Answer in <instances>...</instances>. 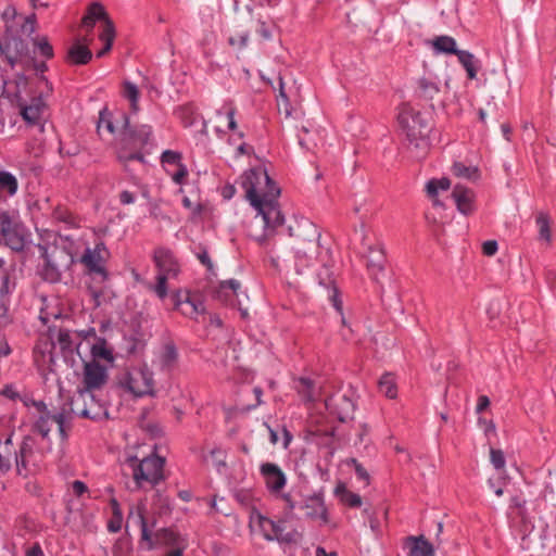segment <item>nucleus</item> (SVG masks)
Instances as JSON below:
<instances>
[{
	"instance_id": "nucleus-1",
	"label": "nucleus",
	"mask_w": 556,
	"mask_h": 556,
	"mask_svg": "<svg viewBox=\"0 0 556 556\" xmlns=\"http://www.w3.org/2000/svg\"><path fill=\"white\" fill-rule=\"evenodd\" d=\"M241 185L252 207L263 219V235L260 241L273 235H279L294 237L312 247L320 243L321 232L311 219L294 215L286 225V218L278 203L280 188L270 178L265 167L247 170L242 176Z\"/></svg>"
},
{
	"instance_id": "nucleus-2",
	"label": "nucleus",
	"mask_w": 556,
	"mask_h": 556,
	"mask_svg": "<svg viewBox=\"0 0 556 556\" xmlns=\"http://www.w3.org/2000/svg\"><path fill=\"white\" fill-rule=\"evenodd\" d=\"M37 28L35 13L20 15L11 24L5 25L0 37V59L14 68L18 60L29 53V40Z\"/></svg>"
},
{
	"instance_id": "nucleus-3",
	"label": "nucleus",
	"mask_w": 556,
	"mask_h": 556,
	"mask_svg": "<svg viewBox=\"0 0 556 556\" xmlns=\"http://www.w3.org/2000/svg\"><path fill=\"white\" fill-rule=\"evenodd\" d=\"M129 520H132L135 525L139 526L141 532V546L146 551L150 552L162 546L174 547L187 541L184 535L172 527L160 528L155 532H152L144 516L143 506H138L136 508L131 507L128 517V521Z\"/></svg>"
},
{
	"instance_id": "nucleus-4",
	"label": "nucleus",
	"mask_w": 556,
	"mask_h": 556,
	"mask_svg": "<svg viewBox=\"0 0 556 556\" xmlns=\"http://www.w3.org/2000/svg\"><path fill=\"white\" fill-rule=\"evenodd\" d=\"M39 263L36 267L37 276L50 285L59 283L62 280L63 270L70 268L74 263V256L66 249L38 245Z\"/></svg>"
},
{
	"instance_id": "nucleus-5",
	"label": "nucleus",
	"mask_w": 556,
	"mask_h": 556,
	"mask_svg": "<svg viewBox=\"0 0 556 556\" xmlns=\"http://www.w3.org/2000/svg\"><path fill=\"white\" fill-rule=\"evenodd\" d=\"M33 242L30 230L15 210L0 208V244L12 251L22 252Z\"/></svg>"
},
{
	"instance_id": "nucleus-6",
	"label": "nucleus",
	"mask_w": 556,
	"mask_h": 556,
	"mask_svg": "<svg viewBox=\"0 0 556 556\" xmlns=\"http://www.w3.org/2000/svg\"><path fill=\"white\" fill-rule=\"evenodd\" d=\"M124 464L131 470L136 490L143 489L146 484L154 488L165 480V458L156 454L148 455L142 459L137 455H127Z\"/></svg>"
},
{
	"instance_id": "nucleus-7",
	"label": "nucleus",
	"mask_w": 556,
	"mask_h": 556,
	"mask_svg": "<svg viewBox=\"0 0 556 556\" xmlns=\"http://www.w3.org/2000/svg\"><path fill=\"white\" fill-rule=\"evenodd\" d=\"M399 122L405 130L409 144L421 150L430 147L429 135L432 126L428 113L408 109L400 113Z\"/></svg>"
},
{
	"instance_id": "nucleus-8",
	"label": "nucleus",
	"mask_w": 556,
	"mask_h": 556,
	"mask_svg": "<svg viewBox=\"0 0 556 556\" xmlns=\"http://www.w3.org/2000/svg\"><path fill=\"white\" fill-rule=\"evenodd\" d=\"M121 131L118 137V151L142 150L152 143V127L147 124L131 126L126 113L119 114Z\"/></svg>"
},
{
	"instance_id": "nucleus-9",
	"label": "nucleus",
	"mask_w": 556,
	"mask_h": 556,
	"mask_svg": "<svg viewBox=\"0 0 556 556\" xmlns=\"http://www.w3.org/2000/svg\"><path fill=\"white\" fill-rule=\"evenodd\" d=\"M47 444L39 446L36 439L31 435H25L18 445L16 452H14V464L18 476L27 477L33 468H37L46 453Z\"/></svg>"
},
{
	"instance_id": "nucleus-10",
	"label": "nucleus",
	"mask_w": 556,
	"mask_h": 556,
	"mask_svg": "<svg viewBox=\"0 0 556 556\" xmlns=\"http://www.w3.org/2000/svg\"><path fill=\"white\" fill-rule=\"evenodd\" d=\"M329 415L336 417L340 422H348L354 419L357 408V395L352 387L338 391L328 396L325 401Z\"/></svg>"
},
{
	"instance_id": "nucleus-11",
	"label": "nucleus",
	"mask_w": 556,
	"mask_h": 556,
	"mask_svg": "<svg viewBox=\"0 0 556 556\" xmlns=\"http://www.w3.org/2000/svg\"><path fill=\"white\" fill-rule=\"evenodd\" d=\"M255 522L265 541L277 542L280 546L296 543L298 531H286L285 520H275L258 513Z\"/></svg>"
},
{
	"instance_id": "nucleus-12",
	"label": "nucleus",
	"mask_w": 556,
	"mask_h": 556,
	"mask_svg": "<svg viewBox=\"0 0 556 556\" xmlns=\"http://www.w3.org/2000/svg\"><path fill=\"white\" fill-rule=\"evenodd\" d=\"M118 386L134 397L152 395L153 374L147 367L134 368L121 376Z\"/></svg>"
},
{
	"instance_id": "nucleus-13",
	"label": "nucleus",
	"mask_w": 556,
	"mask_h": 556,
	"mask_svg": "<svg viewBox=\"0 0 556 556\" xmlns=\"http://www.w3.org/2000/svg\"><path fill=\"white\" fill-rule=\"evenodd\" d=\"M318 285L323 287L327 292V299L331 303L332 307L336 309V312L341 316V323L343 326H348L344 312H343V302L341 299V293L339 289L336 286V281L332 277L331 269L323 265L320 270L316 275Z\"/></svg>"
},
{
	"instance_id": "nucleus-14",
	"label": "nucleus",
	"mask_w": 556,
	"mask_h": 556,
	"mask_svg": "<svg viewBox=\"0 0 556 556\" xmlns=\"http://www.w3.org/2000/svg\"><path fill=\"white\" fill-rule=\"evenodd\" d=\"M260 475L269 494L278 497L288 482L283 470L275 463L264 462L260 465Z\"/></svg>"
},
{
	"instance_id": "nucleus-15",
	"label": "nucleus",
	"mask_w": 556,
	"mask_h": 556,
	"mask_svg": "<svg viewBox=\"0 0 556 556\" xmlns=\"http://www.w3.org/2000/svg\"><path fill=\"white\" fill-rule=\"evenodd\" d=\"M109 378L108 368L96 361L85 363L83 371L84 390L80 394H93L92 391L102 388Z\"/></svg>"
},
{
	"instance_id": "nucleus-16",
	"label": "nucleus",
	"mask_w": 556,
	"mask_h": 556,
	"mask_svg": "<svg viewBox=\"0 0 556 556\" xmlns=\"http://www.w3.org/2000/svg\"><path fill=\"white\" fill-rule=\"evenodd\" d=\"M153 262L157 268V275H165L168 278H177L180 274V265L174 252L165 247L154 250Z\"/></svg>"
},
{
	"instance_id": "nucleus-17",
	"label": "nucleus",
	"mask_w": 556,
	"mask_h": 556,
	"mask_svg": "<svg viewBox=\"0 0 556 556\" xmlns=\"http://www.w3.org/2000/svg\"><path fill=\"white\" fill-rule=\"evenodd\" d=\"M7 265V261L3 257H0V304L5 308V325L9 321V298L16 288L15 267L13 265L8 267Z\"/></svg>"
},
{
	"instance_id": "nucleus-18",
	"label": "nucleus",
	"mask_w": 556,
	"mask_h": 556,
	"mask_svg": "<svg viewBox=\"0 0 556 556\" xmlns=\"http://www.w3.org/2000/svg\"><path fill=\"white\" fill-rule=\"evenodd\" d=\"M47 92H40L37 97L31 98L30 103H21V116L28 126H38L40 131L45 129L42 123V112L46 106L45 98L48 97Z\"/></svg>"
},
{
	"instance_id": "nucleus-19",
	"label": "nucleus",
	"mask_w": 556,
	"mask_h": 556,
	"mask_svg": "<svg viewBox=\"0 0 556 556\" xmlns=\"http://www.w3.org/2000/svg\"><path fill=\"white\" fill-rule=\"evenodd\" d=\"M302 506L301 510H305V516L309 519H320L324 522L328 521V509L325 504L324 489L315 491L311 495L304 496L300 501Z\"/></svg>"
},
{
	"instance_id": "nucleus-20",
	"label": "nucleus",
	"mask_w": 556,
	"mask_h": 556,
	"mask_svg": "<svg viewBox=\"0 0 556 556\" xmlns=\"http://www.w3.org/2000/svg\"><path fill=\"white\" fill-rule=\"evenodd\" d=\"M294 253V270L298 275H302L304 270L313 265V261L324 262L323 244L315 243L314 247L293 248Z\"/></svg>"
},
{
	"instance_id": "nucleus-21",
	"label": "nucleus",
	"mask_w": 556,
	"mask_h": 556,
	"mask_svg": "<svg viewBox=\"0 0 556 556\" xmlns=\"http://www.w3.org/2000/svg\"><path fill=\"white\" fill-rule=\"evenodd\" d=\"M79 262L84 264L90 276H98L102 281L109 279L110 275L105 266L106 261L104 256L91 253L90 247L85 249Z\"/></svg>"
},
{
	"instance_id": "nucleus-22",
	"label": "nucleus",
	"mask_w": 556,
	"mask_h": 556,
	"mask_svg": "<svg viewBox=\"0 0 556 556\" xmlns=\"http://www.w3.org/2000/svg\"><path fill=\"white\" fill-rule=\"evenodd\" d=\"M179 359V352L177 345L173 341L165 342L157 355L156 365L162 372L170 374Z\"/></svg>"
},
{
	"instance_id": "nucleus-23",
	"label": "nucleus",
	"mask_w": 556,
	"mask_h": 556,
	"mask_svg": "<svg viewBox=\"0 0 556 556\" xmlns=\"http://www.w3.org/2000/svg\"><path fill=\"white\" fill-rule=\"evenodd\" d=\"M37 407L42 414L35 421L33 430L42 437V440L47 444V450L51 451V440L49 438V433L51 426L53 425L52 417L54 414L48 410L47 405L42 401L37 403Z\"/></svg>"
},
{
	"instance_id": "nucleus-24",
	"label": "nucleus",
	"mask_w": 556,
	"mask_h": 556,
	"mask_svg": "<svg viewBox=\"0 0 556 556\" xmlns=\"http://www.w3.org/2000/svg\"><path fill=\"white\" fill-rule=\"evenodd\" d=\"M452 198L459 213L469 215L475 210L473 193L468 188L456 185L452 191Z\"/></svg>"
},
{
	"instance_id": "nucleus-25",
	"label": "nucleus",
	"mask_w": 556,
	"mask_h": 556,
	"mask_svg": "<svg viewBox=\"0 0 556 556\" xmlns=\"http://www.w3.org/2000/svg\"><path fill=\"white\" fill-rule=\"evenodd\" d=\"M83 397H89L90 403L86 405L79 413V416L91 419L93 421H101L109 418V408L104 403L96 400L94 394H80Z\"/></svg>"
},
{
	"instance_id": "nucleus-26",
	"label": "nucleus",
	"mask_w": 556,
	"mask_h": 556,
	"mask_svg": "<svg viewBox=\"0 0 556 556\" xmlns=\"http://www.w3.org/2000/svg\"><path fill=\"white\" fill-rule=\"evenodd\" d=\"M386 264V255L382 247L368 248L367 267L370 275L376 281L379 280V275L383 273Z\"/></svg>"
},
{
	"instance_id": "nucleus-27",
	"label": "nucleus",
	"mask_w": 556,
	"mask_h": 556,
	"mask_svg": "<svg viewBox=\"0 0 556 556\" xmlns=\"http://www.w3.org/2000/svg\"><path fill=\"white\" fill-rule=\"evenodd\" d=\"M18 191V180L16 176L7 170H0V200L13 198Z\"/></svg>"
},
{
	"instance_id": "nucleus-28",
	"label": "nucleus",
	"mask_w": 556,
	"mask_h": 556,
	"mask_svg": "<svg viewBox=\"0 0 556 556\" xmlns=\"http://www.w3.org/2000/svg\"><path fill=\"white\" fill-rule=\"evenodd\" d=\"M407 547L408 556H433L434 554L433 545L424 535L408 536Z\"/></svg>"
},
{
	"instance_id": "nucleus-29",
	"label": "nucleus",
	"mask_w": 556,
	"mask_h": 556,
	"mask_svg": "<svg viewBox=\"0 0 556 556\" xmlns=\"http://www.w3.org/2000/svg\"><path fill=\"white\" fill-rule=\"evenodd\" d=\"M98 21H103L105 27L106 22L111 20L109 18L104 7L100 2H92L83 18V25L84 27L91 29Z\"/></svg>"
},
{
	"instance_id": "nucleus-30",
	"label": "nucleus",
	"mask_w": 556,
	"mask_h": 556,
	"mask_svg": "<svg viewBox=\"0 0 556 556\" xmlns=\"http://www.w3.org/2000/svg\"><path fill=\"white\" fill-rule=\"evenodd\" d=\"M434 54H456L458 52L455 38L448 35H441L429 41Z\"/></svg>"
},
{
	"instance_id": "nucleus-31",
	"label": "nucleus",
	"mask_w": 556,
	"mask_h": 556,
	"mask_svg": "<svg viewBox=\"0 0 556 556\" xmlns=\"http://www.w3.org/2000/svg\"><path fill=\"white\" fill-rule=\"evenodd\" d=\"M455 55L457 56L458 62L465 68L467 77L469 79H475L480 68V61L475 56L473 53L468 50L459 49Z\"/></svg>"
},
{
	"instance_id": "nucleus-32",
	"label": "nucleus",
	"mask_w": 556,
	"mask_h": 556,
	"mask_svg": "<svg viewBox=\"0 0 556 556\" xmlns=\"http://www.w3.org/2000/svg\"><path fill=\"white\" fill-rule=\"evenodd\" d=\"M295 390L304 403L316 401L315 381L309 377H299L294 380Z\"/></svg>"
},
{
	"instance_id": "nucleus-33",
	"label": "nucleus",
	"mask_w": 556,
	"mask_h": 556,
	"mask_svg": "<svg viewBox=\"0 0 556 556\" xmlns=\"http://www.w3.org/2000/svg\"><path fill=\"white\" fill-rule=\"evenodd\" d=\"M30 41L33 43L34 59L41 58L45 60H50L54 56L53 47L49 42L47 36H30Z\"/></svg>"
},
{
	"instance_id": "nucleus-34",
	"label": "nucleus",
	"mask_w": 556,
	"mask_h": 556,
	"mask_svg": "<svg viewBox=\"0 0 556 556\" xmlns=\"http://www.w3.org/2000/svg\"><path fill=\"white\" fill-rule=\"evenodd\" d=\"M333 493L341 503L348 505L349 507L358 508L363 504L362 496L357 493L349 491L345 484L342 482H339L336 485Z\"/></svg>"
},
{
	"instance_id": "nucleus-35",
	"label": "nucleus",
	"mask_w": 556,
	"mask_h": 556,
	"mask_svg": "<svg viewBox=\"0 0 556 556\" xmlns=\"http://www.w3.org/2000/svg\"><path fill=\"white\" fill-rule=\"evenodd\" d=\"M90 353L92 361L104 359L108 363L114 362L113 352L106 346V340L103 337L97 338L96 343L91 345Z\"/></svg>"
},
{
	"instance_id": "nucleus-36",
	"label": "nucleus",
	"mask_w": 556,
	"mask_h": 556,
	"mask_svg": "<svg viewBox=\"0 0 556 556\" xmlns=\"http://www.w3.org/2000/svg\"><path fill=\"white\" fill-rule=\"evenodd\" d=\"M208 456L212 459V463H213V466H214L216 472L219 476L226 475L228 471V466H227V462H226V458H227L226 451L223 450L220 446H214L210 451Z\"/></svg>"
},
{
	"instance_id": "nucleus-37",
	"label": "nucleus",
	"mask_w": 556,
	"mask_h": 556,
	"mask_svg": "<svg viewBox=\"0 0 556 556\" xmlns=\"http://www.w3.org/2000/svg\"><path fill=\"white\" fill-rule=\"evenodd\" d=\"M123 97L130 103L131 111L137 113L139 111L140 92L138 86L130 80L123 83Z\"/></svg>"
},
{
	"instance_id": "nucleus-38",
	"label": "nucleus",
	"mask_w": 556,
	"mask_h": 556,
	"mask_svg": "<svg viewBox=\"0 0 556 556\" xmlns=\"http://www.w3.org/2000/svg\"><path fill=\"white\" fill-rule=\"evenodd\" d=\"M419 96L426 100H432L440 91L439 84L429 77H421L418 79Z\"/></svg>"
},
{
	"instance_id": "nucleus-39",
	"label": "nucleus",
	"mask_w": 556,
	"mask_h": 556,
	"mask_svg": "<svg viewBox=\"0 0 556 556\" xmlns=\"http://www.w3.org/2000/svg\"><path fill=\"white\" fill-rule=\"evenodd\" d=\"M92 58L91 51L86 46H73L68 50V60L76 65H85Z\"/></svg>"
},
{
	"instance_id": "nucleus-40",
	"label": "nucleus",
	"mask_w": 556,
	"mask_h": 556,
	"mask_svg": "<svg viewBox=\"0 0 556 556\" xmlns=\"http://www.w3.org/2000/svg\"><path fill=\"white\" fill-rule=\"evenodd\" d=\"M535 223L539 228V240L549 243L552 241L551 219L546 212H539L535 216Z\"/></svg>"
},
{
	"instance_id": "nucleus-41",
	"label": "nucleus",
	"mask_w": 556,
	"mask_h": 556,
	"mask_svg": "<svg viewBox=\"0 0 556 556\" xmlns=\"http://www.w3.org/2000/svg\"><path fill=\"white\" fill-rule=\"evenodd\" d=\"M379 391L388 399H395L397 389L394 376L391 372L383 374L378 381Z\"/></svg>"
},
{
	"instance_id": "nucleus-42",
	"label": "nucleus",
	"mask_w": 556,
	"mask_h": 556,
	"mask_svg": "<svg viewBox=\"0 0 556 556\" xmlns=\"http://www.w3.org/2000/svg\"><path fill=\"white\" fill-rule=\"evenodd\" d=\"M185 304L190 306V312L181 309V314L185 316H189L193 319H197L199 315H203L206 312L204 301L201 299H195L190 296L189 292H186Z\"/></svg>"
},
{
	"instance_id": "nucleus-43",
	"label": "nucleus",
	"mask_w": 556,
	"mask_h": 556,
	"mask_svg": "<svg viewBox=\"0 0 556 556\" xmlns=\"http://www.w3.org/2000/svg\"><path fill=\"white\" fill-rule=\"evenodd\" d=\"M115 38V28L112 21L106 22L105 28L100 34V40L103 41V48L97 53L98 58H102L106 52L112 49L113 41Z\"/></svg>"
},
{
	"instance_id": "nucleus-44",
	"label": "nucleus",
	"mask_w": 556,
	"mask_h": 556,
	"mask_svg": "<svg viewBox=\"0 0 556 556\" xmlns=\"http://www.w3.org/2000/svg\"><path fill=\"white\" fill-rule=\"evenodd\" d=\"M102 129H105L109 134L114 135L116 131V125L113 121L112 113L108 110V108H103L99 114V121L97 123V130L101 132Z\"/></svg>"
},
{
	"instance_id": "nucleus-45",
	"label": "nucleus",
	"mask_w": 556,
	"mask_h": 556,
	"mask_svg": "<svg viewBox=\"0 0 556 556\" xmlns=\"http://www.w3.org/2000/svg\"><path fill=\"white\" fill-rule=\"evenodd\" d=\"M451 182L446 177L432 178L426 184V190L430 198L438 197L440 191H446L450 189Z\"/></svg>"
},
{
	"instance_id": "nucleus-46",
	"label": "nucleus",
	"mask_w": 556,
	"mask_h": 556,
	"mask_svg": "<svg viewBox=\"0 0 556 556\" xmlns=\"http://www.w3.org/2000/svg\"><path fill=\"white\" fill-rule=\"evenodd\" d=\"M75 331L68 329H60L58 333V341L62 350L73 351L74 346L78 348L80 341L74 339Z\"/></svg>"
},
{
	"instance_id": "nucleus-47",
	"label": "nucleus",
	"mask_w": 556,
	"mask_h": 556,
	"mask_svg": "<svg viewBox=\"0 0 556 556\" xmlns=\"http://www.w3.org/2000/svg\"><path fill=\"white\" fill-rule=\"evenodd\" d=\"M48 60L42 59L41 61H38L34 59V68L36 71V75L39 77V79L45 84L47 94H51L53 91L52 83L49 81V79L45 76V73L48 71Z\"/></svg>"
},
{
	"instance_id": "nucleus-48",
	"label": "nucleus",
	"mask_w": 556,
	"mask_h": 556,
	"mask_svg": "<svg viewBox=\"0 0 556 556\" xmlns=\"http://www.w3.org/2000/svg\"><path fill=\"white\" fill-rule=\"evenodd\" d=\"M453 173L457 177L470 179L478 175V168L471 165L467 166L463 162H455L453 164Z\"/></svg>"
},
{
	"instance_id": "nucleus-49",
	"label": "nucleus",
	"mask_w": 556,
	"mask_h": 556,
	"mask_svg": "<svg viewBox=\"0 0 556 556\" xmlns=\"http://www.w3.org/2000/svg\"><path fill=\"white\" fill-rule=\"evenodd\" d=\"M168 279L169 278L165 275H156V283L150 287V290H152L160 300H164L168 294Z\"/></svg>"
},
{
	"instance_id": "nucleus-50",
	"label": "nucleus",
	"mask_w": 556,
	"mask_h": 556,
	"mask_svg": "<svg viewBox=\"0 0 556 556\" xmlns=\"http://www.w3.org/2000/svg\"><path fill=\"white\" fill-rule=\"evenodd\" d=\"M161 163L163 166L176 165L178 167L179 164H182V154L174 150H164L161 154Z\"/></svg>"
},
{
	"instance_id": "nucleus-51",
	"label": "nucleus",
	"mask_w": 556,
	"mask_h": 556,
	"mask_svg": "<svg viewBox=\"0 0 556 556\" xmlns=\"http://www.w3.org/2000/svg\"><path fill=\"white\" fill-rule=\"evenodd\" d=\"M117 159L119 162L123 163H127L129 161H138L140 163H146V156L142 150L118 151Z\"/></svg>"
},
{
	"instance_id": "nucleus-52",
	"label": "nucleus",
	"mask_w": 556,
	"mask_h": 556,
	"mask_svg": "<svg viewBox=\"0 0 556 556\" xmlns=\"http://www.w3.org/2000/svg\"><path fill=\"white\" fill-rule=\"evenodd\" d=\"M52 422L58 425V431L61 437V440L66 441L68 437L66 432L67 417L65 415V412L55 413L52 417Z\"/></svg>"
},
{
	"instance_id": "nucleus-53",
	"label": "nucleus",
	"mask_w": 556,
	"mask_h": 556,
	"mask_svg": "<svg viewBox=\"0 0 556 556\" xmlns=\"http://www.w3.org/2000/svg\"><path fill=\"white\" fill-rule=\"evenodd\" d=\"M241 283L237 279H227L219 282L217 294L227 293V291H231L232 294H237L240 289Z\"/></svg>"
},
{
	"instance_id": "nucleus-54",
	"label": "nucleus",
	"mask_w": 556,
	"mask_h": 556,
	"mask_svg": "<svg viewBox=\"0 0 556 556\" xmlns=\"http://www.w3.org/2000/svg\"><path fill=\"white\" fill-rule=\"evenodd\" d=\"M490 460L496 470H501L505 467L506 458L504 452L500 448L490 450Z\"/></svg>"
},
{
	"instance_id": "nucleus-55",
	"label": "nucleus",
	"mask_w": 556,
	"mask_h": 556,
	"mask_svg": "<svg viewBox=\"0 0 556 556\" xmlns=\"http://www.w3.org/2000/svg\"><path fill=\"white\" fill-rule=\"evenodd\" d=\"M348 465L353 466L355 475L358 480L365 482L366 484L369 483V473L356 458H351L348 462Z\"/></svg>"
},
{
	"instance_id": "nucleus-56",
	"label": "nucleus",
	"mask_w": 556,
	"mask_h": 556,
	"mask_svg": "<svg viewBox=\"0 0 556 556\" xmlns=\"http://www.w3.org/2000/svg\"><path fill=\"white\" fill-rule=\"evenodd\" d=\"M194 254L200 263L204 265L208 271H213L214 264L208 255L207 249L204 245H199V251L194 252Z\"/></svg>"
},
{
	"instance_id": "nucleus-57",
	"label": "nucleus",
	"mask_w": 556,
	"mask_h": 556,
	"mask_svg": "<svg viewBox=\"0 0 556 556\" xmlns=\"http://www.w3.org/2000/svg\"><path fill=\"white\" fill-rule=\"evenodd\" d=\"M188 173L189 172L187 165L185 163L179 164L177 170L174 174H172V180L174 181V184L182 186L188 176Z\"/></svg>"
},
{
	"instance_id": "nucleus-58",
	"label": "nucleus",
	"mask_w": 556,
	"mask_h": 556,
	"mask_svg": "<svg viewBox=\"0 0 556 556\" xmlns=\"http://www.w3.org/2000/svg\"><path fill=\"white\" fill-rule=\"evenodd\" d=\"M279 497H281L283 500V502L286 503V506L287 508L290 510V511H295V510H300L302 509V506L300 505V501H295L290 493H280V495H278Z\"/></svg>"
},
{
	"instance_id": "nucleus-59",
	"label": "nucleus",
	"mask_w": 556,
	"mask_h": 556,
	"mask_svg": "<svg viewBox=\"0 0 556 556\" xmlns=\"http://www.w3.org/2000/svg\"><path fill=\"white\" fill-rule=\"evenodd\" d=\"M17 450L14 448L12 442V434H10L1 444H0V453L2 455H10L14 457V452Z\"/></svg>"
},
{
	"instance_id": "nucleus-60",
	"label": "nucleus",
	"mask_w": 556,
	"mask_h": 556,
	"mask_svg": "<svg viewBox=\"0 0 556 556\" xmlns=\"http://www.w3.org/2000/svg\"><path fill=\"white\" fill-rule=\"evenodd\" d=\"M498 250V243L496 240H486L482 244V252L486 256L494 255Z\"/></svg>"
},
{
	"instance_id": "nucleus-61",
	"label": "nucleus",
	"mask_w": 556,
	"mask_h": 556,
	"mask_svg": "<svg viewBox=\"0 0 556 556\" xmlns=\"http://www.w3.org/2000/svg\"><path fill=\"white\" fill-rule=\"evenodd\" d=\"M75 336L77 337V339H79L80 342L81 340H87L88 338L91 337L96 339L98 338L94 327H88L87 329L76 330Z\"/></svg>"
},
{
	"instance_id": "nucleus-62",
	"label": "nucleus",
	"mask_w": 556,
	"mask_h": 556,
	"mask_svg": "<svg viewBox=\"0 0 556 556\" xmlns=\"http://www.w3.org/2000/svg\"><path fill=\"white\" fill-rule=\"evenodd\" d=\"M135 201H136V195H135V193H132L131 191H129V190H123V191L119 193V202H121V204H123V205H129V204L135 203Z\"/></svg>"
},
{
	"instance_id": "nucleus-63",
	"label": "nucleus",
	"mask_w": 556,
	"mask_h": 556,
	"mask_svg": "<svg viewBox=\"0 0 556 556\" xmlns=\"http://www.w3.org/2000/svg\"><path fill=\"white\" fill-rule=\"evenodd\" d=\"M73 493L77 496H81L84 493L88 491L87 484L81 480H75L72 483Z\"/></svg>"
},
{
	"instance_id": "nucleus-64",
	"label": "nucleus",
	"mask_w": 556,
	"mask_h": 556,
	"mask_svg": "<svg viewBox=\"0 0 556 556\" xmlns=\"http://www.w3.org/2000/svg\"><path fill=\"white\" fill-rule=\"evenodd\" d=\"M13 460H14L13 456L2 455L0 453V470L2 472H8L12 468Z\"/></svg>"
}]
</instances>
